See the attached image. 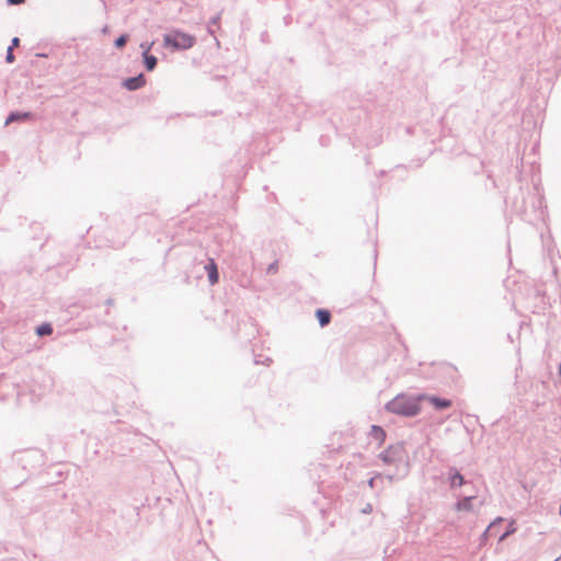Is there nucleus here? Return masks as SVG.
I'll use <instances>...</instances> for the list:
<instances>
[{
  "mask_svg": "<svg viewBox=\"0 0 561 561\" xmlns=\"http://www.w3.org/2000/svg\"><path fill=\"white\" fill-rule=\"evenodd\" d=\"M51 332H53V328L49 323L42 324L36 329V333L39 336L50 335Z\"/></svg>",
  "mask_w": 561,
  "mask_h": 561,
  "instance_id": "nucleus-11",
  "label": "nucleus"
},
{
  "mask_svg": "<svg viewBox=\"0 0 561 561\" xmlns=\"http://www.w3.org/2000/svg\"><path fill=\"white\" fill-rule=\"evenodd\" d=\"M5 60L7 62L11 64L14 61V55H13V50H12V47H9L8 48V51H7V56H5Z\"/></svg>",
  "mask_w": 561,
  "mask_h": 561,
  "instance_id": "nucleus-16",
  "label": "nucleus"
},
{
  "mask_svg": "<svg viewBox=\"0 0 561 561\" xmlns=\"http://www.w3.org/2000/svg\"><path fill=\"white\" fill-rule=\"evenodd\" d=\"M450 486H461L465 483V478L456 470H450L449 472Z\"/></svg>",
  "mask_w": 561,
  "mask_h": 561,
  "instance_id": "nucleus-7",
  "label": "nucleus"
},
{
  "mask_svg": "<svg viewBox=\"0 0 561 561\" xmlns=\"http://www.w3.org/2000/svg\"><path fill=\"white\" fill-rule=\"evenodd\" d=\"M151 45L146 48L144 51L145 66L148 71H152L157 65V58L154 56L148 55Z\"/></svg>",
  "mask_w": 561,
  "mask_h": 561,
  "instance_id": "nucleus-8",
  "label": "nucleus"
},
{
  "mask_svg": "<svg viewBox=\"0 0 561 561\" xmlns=\"http://www.w3.org/2000/svg\"><path fill=\"white\" fill-rule=\"evenodd\" d=\"M503 519L497 518L495 522H493L486 529L488 535H495L496 534V525L501 523Z\"/></svg>",
  "mask_w": 561,
  "mask_h": 561,
  "instance_id": "nucleus-13",
  "label": "nucleus"
},
{
  "mask_svg": "<svg viewBox=\"0 0 561 561\" xmlns=\"http://www.w3.org/2000/svg\"><path fill=\"white\" fill-rule=\"evenodd\" d=\"M206 270L208 272V278L211 285L216 284L218 282V271L217 265L213 260H210L209 264L206 266Z\"/></svg>",
  "mask_w": 561,
  "mask_h": 561,
  "instance_id": "nucleus-5",
  "label": "nucleus"
},
{
  "mask_svg": "<svg viewBox=\"0 0 561 561\" xmlns=\"http://www.w3.org/2000/svg\"><path fill=\"white\" fill-rule=\"evenodd\" d=\"M515 531L514 520L511 522L508 529L500 536V540H504L507 536Z\"/></svg>",
  "mask_w": 561,
  "mask_h": 561,
  "instance_id": "nucleus-14",
  "label": "nucleus"
},
{
  "mask_svg": "<svg viewBox=\"0 0 561 561\" xmlns=\"http://www.w3.org/2000/svg\"><path fill=\"white\" fill-rule=\"evenodd\" d=\"M370 434L379 444H382L385 442L386 432L381 427L377 425L371 426Z\"/></svg>",
  "mask_w": 561,
  "mask_h": 561,
  "instance_id": "nucleus-9",
  "label": "nucleus"
},
{
  "mask_svg": "<svg viewBox=\"0 0 561 561\" xmlns=\"http://www.w3.org/2000/svg\"><path fill=\"white\" fill-rule=\"evenodd\" d=\"M126 42H127V35H122V36H119V37L115 41V46H116L117 48H122V47H124V46H125Z\"/></svg>",
  "mask_w": 561,
  "mask_h": 561,
  "instance_id": "nucleus-15",
  "label": "nucleus"
},
{
  "mask_svg": "<svg viewBox=\"0 0 561 561\" xmlns=\"http://www.w3.org/2000/svg\"><path fill=\"white\" fill-rule=\"evenodd\" d=\"M24 1H25V0H8V2H9L10 4H21V3H23Z\"/></svg>",
  "mask_w": 561,
  "mask_h": 561,
  "instance_id": "nucleus-18",
  "label": "nucleus"
},
{
  "mask_svg": "<svg viewBox=\"0 0 561 561\" xmlns=\"http://www.w3.org/2000/svg\"><path fill=\"white\" fill-rule=\"evenodd\" d=\"M422 399H425L427 400L431 404H433L436 409H447L449 407H451V401L448 400V399H440V398H437V397H433V396H430V397H422Z\"/></svg>",
  "mask_w": 561,
  "mask_h": 561,
  "instance_id": "nucleus-3",
  "label": "nucleus"
},
{
  "mask_svg": "<svg viewBox=\"0 0 561 561\" xmlns=\"http://www.w3.org/2000/svg\"><path fill=\"white\" fill-rule=\"evenodd\" d=\"M19 45H20V39H19L18 37H14V38L12 39V43H11V46H10V47H12V50H13V49H14L15 47H18Z\"/></svg>",
  "mask_w": 561,
  "mask_h": 561,
  "instance_id": "nucleus-17",
  "label": "nucleus"
},
{
  "mask_svg": "<svg viewBox=\"0 0 561 561\" xmlns=\"http://www.w3.org/2000/svg\"><path fill=\"white\" fill-rule=\"evenodd\" d=\"M472 496H468L459 501L456 505L457 511H471L472 510Z\"/></svg>",
  "mask_w": 561,
  "mask_h": 561,
  "instance_id": "nucleus-10",
  "label": "nucleus"
},
{
  "mask_svg": "<svg viewBox=\"0 0 561 561\" xmlns=\"http://www.w3.org/2000/svg\"><path fill=\"white\" fill-rule=\"evenodd\" d=\"M145 84V79L142 75H139L138 77L129 78L125 80L124 87L128 90H136L141 88Z\"/></svg>",
  "mask_w": 561,
  "mask_h": 561,
  "instance_id": "nucleus-4",
  "label": "nucleus"
},
{
  "mask_svg": "<svg viewBox=\"0 0 561 561\" xmlns=\"http://www.w3.org/2000/svg\"><path fill=\"white\" fill-rule=\"evenodd\" d=\"M420 400H422V397L414 398L405 394H399L388 402L387 410L394 414L413 416L421 411Z\"/></svg>",
  "mask_w": 561,
  "mask_h": 561,
  "instance_id": "nucleus-1",
  "label": "nucleus"
},
{
  "mask_svg": "<svg viewBox=\"0 0 561 561\" xmlns=\"http://www.w3.org/2000/svg\"><path fill=\"white\" fill-rule=\"evenodd\" d=\"M276 270H277V266H276V265H271V266H270V268H268V271H274V272H275Z\"/></svg>",
  "mask_w": 561,
  "mask_h": 561,
  "instance_id": "nucleus-19",
  "label": "nucleus"
},
{
  "mask_svg": "<svg viewBox=\"0 0 561 561\" xmlns=\"http://www.w3.org/2000/svg\"><path fill=\"white\" fill-rule=\"evenodd\" d=\"M560 514H561V505H560Z\"/></svg>",
  "mask_w": 561,
  "mask_h": 561,
  "instance_id": "nucleus-20",
  "label": "nucleus"
},
{
  "mask_svg": "<svg viewBox=\"0 0 561 561\" xmlns=\"http://www.w3.org/2000/svg\"><path fill=\"white\" fill-rule=\"evenodd\" d=\"M316 316L321 327L329 324L331 321V313L327 309H318Z\"/></svg>",
  "mask_w": 561,
  "mask_h": 561,
  "instance_id": "nucleus-6",
  "label": "nucleus"
},
{
  "mask_svg": "<svg viewBox=\"0 0 561 561\" xmlns=\"http://www.w3.org/2000/svg\"><path fill=\"white\" fill-rule=\"evenodd\" d=\"M164 46H170L173 49H188L195 44V37L180 31H173L164 35Z\"/></svg>",
  "mask_w": 561,
  "mask_h": 561,
  "instance_id": "nucleus-2",
  "label": "nucleus"
},
{
  "mask_svg": "<svg viewBox=\"0 0 561 561\" xmlns=\"http://www.w3.org/2000/svg\"><path fill=\"white\" fill-rule=\"evenodd\" d=\"M26 117H28V114H27V113L22 114V115L13 113V114H11V115L7 118L5 124H9V123L14 122V121H18V119H20V118H26Z\"/></svg>",
  "mask_w": 561,
  "mask_h": 561,
  "instance_id": "nucleus-12",
  "label": "nucleus"
}]
</instances>
